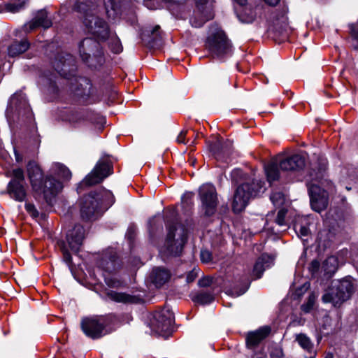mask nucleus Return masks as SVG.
Masks as SVG:
<instances>
[{
  "label": "nucleus",
  "instance_id": "nucleus-23",
  "mask_svg": "<svg viewBox=\"0 0 358 358\" xmlns=\"http://www.w3.org/2000/svg\"><path fill=\"white\" fill-rule=\"evenodd\" d=\"M103 5L108 18L114 20L120 15L121 0H103Z\"/></svg>",
  "mask_w": 358,
  "mask_h": 358
},
{
  "label": "nucleus",
  "instance_id": "nucleus-38",
  "mask_svg": "<svg viewBox=\"0 0 358 358\" xmlns=\"http://www.w3.org/2000/svg\"><path fill=\"white\" fill-rule=\"evenodd\" d=\"M294 229L298 235L301 237L307 236L310 232L309 229L306 226L299 224V223L295 224Z\"/></svg>",
  "mask_w": 358,
  "mask_h": 358
},
{
  "label": "nucleus",
  "instance_id": "nucleus-11",
  "mask_svg": "<svg viewBox=\"0 0 358 358\" xmlns=\"http://www.w3.org/2000/svg\"><path fill=\"white\" fill-rule=\"evenodd\" d=\"M173 323V313L169 308H163L155 313L151 329L157 334L166 337L172 332Z\"/></svg>",
  "mask_w": 358,
  "mask_h": 358
},
{
  "label": "nucleus",
  "instance_id": "nucleus-9",
  "mask_svg": "<svg viewBox=\"0 0 358 358\" xmlns=\"http://www.w3.org/2000/svg\"><path fill=\"white\" fill-rule=\"evenodd\" d=\"M206 46L214 57L222 58L231 55L232 47L224 32L217 29L207 38Z\"/></svg>",
  "mask_w": 358,
  "mask_h": 358
},
{
  "label": "nucleus",
  "instance_id": "nucleus-4",
  "mask_svg": "<svg viewBox=\"0 0 358 358\" xmlns=\"http://www.w3.org/2000/svg\"><path fill=\"white\" fill-rule=\"evenodd\" d=\"M96 8V4L92 3L91 0H87L86 3L78 2L76 5L77 10L85 14L83 22L87 31L99 39L105 40L109 34L108 27L103 19L94 14L93 11Z\"/></svg>",
  "mask_w": 358,
  "mask_h": 358
},
{
  "label": "nucleus",
  "instance_id": "nucleus-13",
  "mask_svg": "<svg viewBox=\"0 0 358 358\" xmlns=\"http://www.w3.org/2000/svg\"><path fill=\"white\" fill-rule=\"evenodd\" d=\"M199 195L205 214L208 216L213 215L218 203L215 186L209 183L203 184L199 187Z\"/></svg>",
  "mask_w": 358,
  "mask_h": 358
},
{
  "label": "nucleus",
  "instance_id": "nucleus-39",
  "mask_svg": "<svg viewBox=\"0 0 358 358\" xmlns=\"http://www.w3.org/2000/svg\"><path fill=\"white\" fill-rule=\"evenodd\" d=\"M25 209L27 211V213L32 217H36L38 216V212L34 204L30 203H26Z\"/></svg>",
  "mask_w": 358,
  "mask_h": 358
},
{
  "label": "nucleus",
  "instance_id": "nucleus-52",
  "mask_svg": "<svg viewBox=\"0 0 358 358\" xmlns=\"http://www.w3.org/2000/svg\"><path fill=\"white\" fill-rule=\"evenodd\" d=\"M165 1L167 2H170V3L173 2V3L174 5H176V6H178L180 5V0H165Z\"/></svg>",
  "mask_w": 358,
  "mask_h": 358
},
{
  "label": "nucleus",
  "instance_id": "nucleus-10",
  "mask_svg": "<svg viewBox=\"0 0 358 358\" xmlns=\"http://www.w3.org/2000/svg\"><path fill=\"white\" fill-rule=\"evenodd\" d=\"M6 176L12 179L8 182L6 188L7 193L17 201H23L27 196L24 187V174L21 168L14 169L6 173Z\"/></svg>",
  "mask_w": 358,
  "mask_h": 358
},
{
  "label": "nucleus",
  "instance_id": "nucleus-26",
  "mask_svg": "<svg viewBox=\"0 0 358 358\" xmlns=\"http://www.w3.org/2000/svg\"><path fill=\"white\" fill-rule=\"evenodd\" d=\"M278 163L279 162L277 160H273L268 163L264 167L267 180L270 183L277 180L279 178Z\"/></svg>",
  "mask_w": 358,
  "mask_h": 358
},
{
  "label": "nucleus",
  "instance_id": "nucleus-8",
  "mask_svg": "<svg viewBox=\"0 0 358 358\" xmlns=\"http://www.w3.org/2000/svg\"><path fill=\"white\" fill-rule=\"evenodd\" d=\"M319 183L322 187L316 183L308 185L310 206L316 212H321L327 207L329 192H333L334 190V187L330 181L321 180Z\"/></svg>",
  "mask_w": 358,
  "mask_h": 358
},
{
  "label": "nucleus",
  "instance_id": "nucleus-21",
  "mask_svg": "<svg viewBox=\"0 0 358 358\" xmlns=\"http://www.w3.org/2000/svg\"><path fill=\"white\" fill-rule=\"evenodd\" d=\"M107 296L112 301L117 303H136L138 298L124 292H117L115 291H110L107 293Z\"/></svg>",
  "mask_w": 358,
  "mask_h": 358
},
{
  "label": "nucleus",
  "instance_id": "nucleus-2",
  "mask_svg": "<svg viewBox=\"0 0 358 358\" xmlns=\"http://www.w3.org/2000/svg\"><path fill=\"white\" fill-rule=\"evenodd\" d=\"M115 202L113 193L104 188L92 192L85 196L80 203V213L83 219H96L103 211L108 209Z\"/></svg>",
  "mask_w": 358,
  "mask_h": 358
},
{
  "label": "nucleus",
  "instance_id": "nucleus-56",
  "mask_svg": "<svg viewBox=\"0 0 358 358\" xmlns=\"http://www.w3.org/2000/svg\"><path fill=\"white\" fill-rule=\"evenodd\" d=\"M244 292H245V291L243 290V291H242L241 292H240L238 295H241V294H243Z\"/></svg>",
  "mask_w": 358,
  "mask_h": 358
},
{
  "label": "nucleus",
  "instance_id": "nucleus-30",
  "mask_svg": "<svg viewBox=\"0 0 358 358\" xmlns=\"http://www.w3.org/2000/svg\"><path fill=\"white\" fill-rule=\"evenodd\" d=\"M296 341L299 345L305 350L311 352L313 348V343L310 338L304 334H299L296 336Z\"/></svg>",
  "mask_w": 358,
  "mask_h": 358
},
{
  "label": "nucleus",
  "instance_id": "nucleus-46",
  "mask_svg": "<svg viewBox=\"0 0 358 358\" xmlns=\"http://www.w3.org/2000/svg\"><path fill=\"white\" fill-rule=\"evenodd\" d=\"M106 284L111 287H119L121 286V282L113 279H109L106 281Z\"/></svg>",
  "mask_w": 358,
  "mask_h": 358
},
{
  "label": "nucleus",
  "instance_id": "nucleus-27",
  "mask_svg": "<svg viewBox=\"0 0 358 358\" xmlns=\"http://www.w3.org/2000/svg\"><path fill=\"white\" fill-rule=\"evenodd\" d=\"M338 259L336 256L328 257L323 262L322 269L327 275L334 274L338 267Z\"/></svg>",
  "mask_w": 358,
  "mask_h": 358
},
{
  "label": "nucleus",
  "instance_id": "nucleus-31",
  "mask_svg": "<svg viewBox=\"0 0 358 358\" xmlns=\"http://www.w3.org/2000/svg\"><path fill=\"white\" fill-rule=\"evenodd\" d=\"M265 257H268L267 255H262L261 257H259L257 262H255L254 267H253V275L255 276V278H260L262 277V275L263 272L264 271V259Z\"/></svg>",
  "mask_w": 358,
  "mask_h": 358
},
{
  "label": "nucleus",
  "instance_id": "nucleus-16",
  "mask_svg": "<svg viewBox=\"0 0 358 358\" xmlns=\"http://www.w3.org/2000/svg\"><path fill=\"white\" fill-rule=\"evenodd\" d=\"M287 13V8L284 6L279 14H272L269 25V29L271 31L276 32L280 36L287 32L288 28Z\"/></svg>",
  "mask_w": 358,
  "mask_h": 358
},
{
  "label": "nucleus",
  "instance_id": "nucleus-51",
  "mask_svg": "<svg viewBox=\"0 0 358 358\" xmlns=\"http://www.w3.org/2000/svg\"><path fill=\"white\" fill-rule=\"evenodd\" d=\"M266 3H268L270 6H275L278 3L280 0H264Z\"/></svg>",
  "mask_w": 358,
  "mask_h": 358
},
{
  "label": "nucleus",
  "instance_id": "nucleus-43",
  "mask_svg": "<svg viewBox=\"0 0 358 358\" xmlns=\"http://www.w3.org/2000/svg\"><path fill=\"white\" fill-rule=\"evenodd\" d=\"M209 19H201L200 20H196V17L192 18L190 20V23L192 27L196 28L201 27L207 20Z\"/></svg>",
  "mask_w": 358,
  "mask_h": 358
},
{
  "label": "nucleus",
  "instance_id": "nucleus-48",
  "mask_svg": "<svg viewBox=\"0 0 358 358\" xmlns=\"http://www.w3.org/2000/svg\"><path fill=\"white\" fill-rule=\"evenodd\" d=\"M242 175V171L239 169L234 170L231 173V178L234 181H237V178Z\"/></svg>",
  "mask_w": 358,
  "mask_h": 358
},
{
  "label": "nucleus",
  "instance_id": "nucleus-53",
  "mask_svg": "<svg viewBox=\"0 0 358 358\" xmlns=\"http://www.w3.org/2000/svg\"><path fill=\"white\" fill-rule=\"evenodd\" d=\"M207 0H196L197 4H204Z\"/></svg>",
  "mask_w": 358,
  "mask_h": 358
},
{
  "label": "nucleus",
  "instance_id": "nucleus-15",
  "mask_svg": "<svg viewBox=\"0 0 358 358\" xmlns=\"http://www.w3.org/2000/svg\"><path fill=\"white\" fill-rule=\"evenodd\" d=\"M78 50L80 57L84 62H87L93 57L101 55L99 43L92 38H85L79 44Z\"/></svg>",
  "mask_w": 358,
  "mask_h": 358
},
{
  "label": "nucleus",
  "instance_id": "nucleus-14",
  "mask_svg": "<svg viewBox=\"0 0 358 358\" xmlns=\"http://www.w3.org/2000/svg\"><path fill=\"white\" fill-rule=\"evenodd\" d=\"M55 71L62 77L70 79L76 71V59L70 54L61 53L54 62Z\"/></svg>",
  "mask_w": 358,
  "mask_h": 358
},
{
  "label": "nucleus",
  "instance_id": "nucleus-12",
  "mask_svg": "<svg viewBox=\"0 0 358 358\" xmlns=\"http://www.w3.org/2000/svg\"><path fill=\"white\" fill-rule=\"evenodd\" d=\"M113 173V166L108 161H99L94 169L78 185V192L80 193L85 186H92L101 182L104 178Z\"/></svg>",
  "mask_w": 358,
  "mask_h": 358
},
{
  "label": "nucleus",
  "instance_id": "nucleus-33",
  "mask_svg": "<svg viewBox=\"0 0 358 358\" xmlns=\"http://www.w3.org/2000/svg\"><path fill=\"white\" fill-rule=\"evenodd\" d=\"M58 245L62 252L64 261L70 266L72 264V257L64 241L58 243Z\"/></svg>",
  "mask_w": 358,
  "mask_h": 358
},
{
  "label": "nucleus",
  "instance_id": "nucleus-5",
  "mask_svg": "<svg viewBox=\"0 0 358 358\" xmlns=\"http://www.w3.org/2000/svg\"><path fill=\"white\" fill-rule=\"evenodd\" d=\"M115 320L113 315L86 317L82 320L81 328L87 336L97 339L108 334L106 329Z\"/></svg>",
  "mask_w": 358,
  "mask_h": 358
},
{
  "label": "nucleus",
  "instance_id": "nucleus-25",
  "mask_svg": "<svg viewBox=\"0 0 358 358\" xmlns=\"http://www.w3.org/2000/svg\"><path fill=\"white\" fill-rule=\"evenodd\" d=\"M117 259L116 253L112 250L107 251L103 255L100 266L109 272L115 269V262Z\"/></svg>",
  "mask_w": 358,
  "mask_h": 358
},
{
  "label": "nucleus",
  "instance_id": "nucleus-34",
  "mask_svg": "<svg viewBox=\"0 0 358 358\" xmlns=\"http://www.w3.org/2000/svg\"><path fill=\"white\" fill-rule=\"evenodd\" d=\"M27 0H18V2H13L6 5V10L11 13H17L22 9Z\"/></svg>",
  "mask_w": 358,
  "mask_h": 358
},
{
  "label": "nucleus",
  "instance_id": "nucleus-36",
  "mask_svg": "<svg viewBox=\"0 0 358 358\" xmlns=\"http://www.w3.org/2000/svg\"><path fill=\"white\" fill-rule=\"evenodd\" d=\"M271 200L275 206H279L284 203L285 196L281 192H274L271 195Z\"/></svg>",
  "mask_w": 358,
  "mask_h": 358
},
{
  "label": "nucleus",
  "instance_id": "nucleus-49",
  "mask_svg": "<svg viewBox=\"0 0 358 358\" xmlns=\"http://www.w3.org/2000/svg\"><path fill=\"white\" fill-rule=\"evenodd\" d=\"M159 29H160V27L159 26H155V28L153 29L152 31V34L154 36L155 38H156V39H157V38H161L160 37V33H159Z\"/></svg>",
  "mask_w": 358,
  "mask_h": 358
},
{
  "label": "nucleus",
  "instance_id": "nucleus-32",
  "mask_svg": "<svg viewBox=\"0 0 358 358\" xmlns=\"http://www.w3.org/2000/svg\"><path fill=\"white\" fill-rule=\"evenodd\" d=\"M350 36L352 38V46L358 50V21L350 25Z\"/></svg>",
  "mask_w": 358,
  "mask_h": 358
},
{
  "label": "nucleus",
  "instance_id": "nucleus-45",
  "mask_svg": "<svg viewBox=\"0 0 358 358\" xmlns=\"http://www.w3.org/2000/svg\"><path fill=\"white\" fill-rule=\"evenodd\" d=\"M196 277H197V271L196 269H193L192 271L188 273V274L187 275V282H192L196 279Z\"/></svg>",
  "mask_w": 358,
  "mask_h": 358
},
{
  "label": "nucleus",
  "instance_id": "nucleus-47",
  "mask_svg": "<svg viewBox=\"0 0 358 358\" xmlns=\"http://www.w3.org/2000/svg\"><path fill=\"white\" fill-rule=\"evenodd\" d=\"M313 306V303L310 300V299H309L308 303L306 305H303L302 306V310L305 313H308V312H309L312 309Z\"/></svg>",
  "mask_w": 358,
  "mask_h": 358
},
{
  "label": "nucleus",
  "instance_id": "nucleus-19",
  "mask_svg": "<svg viewBox=\"0 0 358 358\" xmlns=\"http://www.w3.org/2000/svg\"><path fill=\"white\" fill-rule=\"evenodd\" d=\"M271 332L269 327H263L256 331L249 333L246 338V343L248 347L257 346L262 340L266 338Z\"/></svg>",
  "mask_w": 358,
  "mask_h": 358
},
{
  "label": "nucleus",
  "instance_id": "nucleus-58",
  "mask_svg": "<svg viewBox=\"0 0 358 358\" xmlns=\"http://www.w3.org/2000/svg\"><path fill=\"white\" fill-rule=\"evenodd\" d=\"M309 358H314V357H309Z\"/></svg>",
  "mask_w": 358,
  "mask_h": 358
},
{
  "label": "nucleus",
  "instance_id": "nucleus-20",
  "mask_svg": "<svg viewBox=\"0 0 358 358\" xmlns=\"http://www.w3.org/2000/svg\"><path fill=\"white\" fill-rule=\"evenodd\" d=\"M27 31H32L34 29L42 27L48 29L52 26V22L48 18L45 10H40L38 12L35 17L29 23Z\"/></svg>",
  "mask_w": 358,
  "mask_h": 358
},
{
  "label": "nucleus",
  "instance_id": "nucleus-3",
  "mask_svg": "<svg viewBox=\"0 0 358 358\" xmlns=\"http://www.w3.org/2000/svg\"><path fill=\"white\" fill-rule=\"evenodd\" d=\"M174 210L165 215L166 225L168 230L165 242V251L167 255L179 256L187 239V229L178 222Z\"/></svg>",
  "mask_w": 358,
  "mask_h": 358
},
{
  "label": "nucleus",
  "instance_id": "nucleus-57",
  "mask_svg": "<svg viewBox=\"0 0 358 358\" xmlns=\"http://www.w3.org/2000/svg\"><path fill=\"white\" fill-rule=\"evenodd\" d=\"M79 119H83V115H80Z\"/></svg>",
  "mask_w": 358,
  "mask_h": 358
},
{
  "label": "nucleus",
  "instance_id": "nucleus-55",
  "mask_svg": "<svg viewBox=\"0 0 358 358\" xmlns=\"http://www.w3.org/2000/svg\"><path fill=\"white\" fill-rule=\"evenodd\" d=\"M76 96H82V94L79 92V90L77 89L75 92Z\"/></svg>",
  "mask_w": 358,
  "mask_h": 358
},
{
  "label": "nucleus",
  "instance_id": "nucleus-7",
  "mask_svg": "<svg viewBox=\"0 0 358 358\" xmlns=\"http://www.w3.org/2000/svg\"><path fill=\"white\" fill-rule=\"evenodd\" d=\"M354 292V286L350 278L334 282L329 290L322 296L324 303H331L334 307H339L348 300Z\"/></svg>",
  "mask_w": 358,
  "mask_h": 358
},
{
  "label": "nucleus",
  "instance_id": "nucleus-54",
  "mask_svg": "<svg viewBox=\"0 0 358 358\" xmlns=\"http://www.w3.org/2000/svg\"><path fill=\"white\" fill-rule=\"evenodd\" d=\"M49 90H50V91H52V92H56V91H57L55 86V85H53L50 86V87H49Z\"/></svg>",
  "mask_w": 358,
  "mask_h": 358
},
{
  "label": "nucleus",
  "instance_id": "nucleus-37",
  "mask_svg": "<svg viewBox=\"0 0 358 358\" xmlns=\"http://www.w3.org/2000/svg\"><path fill=\"white\" fill-rule=\"evenodd\" d=\"M109 45L110 50L115 54H118L122 50V46L119 39H111Z\"/></svg>",
  "mask_w": 358,
  "mask_h": 358
},
{
  "label": "nucleus",
  "instance_id": "nucleus-40",
  "mask_svg": "<svg viewBox=\"0 0 358 358\" xmlns=\"http://www.w3.org/2000/svg\"><path fill=\"white\" fill-rule=\"evenodd\" d=\"M200 257L202 262L209 263L212 260V254L208 250H201Z\"/></svg>",
  "mask_w": 358,
  "mask_h": 358
},
{
  "label": "nucleus",
  "instance_id": "nucleus-17",
  "mask_svg": "<svg viewBox=\"0 0 358 358\" xmlns=\"http://www.w3.org/2000/svg\"><path fill=\"white\" fill-rule=\"evenodd\" d=\"M85 237V229L83 226L76 224L66 236L69 247L73 252H78L83 244Z\"/></svg>",
  "mask_w": 358,
  "mask_h": 358
},
{
  "label": "nucleus",
  "instance_id": "nucleus-44",
  "mask_svg": "<svg viewBox=\"0 0 358 358\" xmlns=\"http://www.w3.org/2000/svg\"><path fill=\"white\" fill-rule=\"evenodd\" d=\"M187 134V131H181L177 137V142L178 143H187V141H185L186 135Z\"/></svg>",
  "mask_w": 358,
  "mask_h": 358
},
{
  "label": "nucleus",
  "instance_id": "nucleus-24",
  "mask_svg": "<svg viewBox=\"0 0 358 358\" xmlns=\"http://www.w3.org/2000/svg\"><path fill=\"white\" fill-rule=\"evenodd\" d=\"M29 43L27 40L13 42L8 49V55L10 57L17 56L28 50Z\"/></svg>",
  "mask_w": 358,
  "mask_h": 358
},
{
  "label": "nucleus",
  "instance_id": "nucleus-29",
  "mask_svg": "<svg viewBox=\"0 0 358 358\" xmlns=\"http://www.w3.org/2000/svg\"><path fill=\"white\" fill-rule=\"evenodd\" d=\"M193 301L200 303V304H208L213 301L214 296L213 295L208 292L201 291L195 294H194L192 297Z\"/></svg>",
  "mask_w": 358,
  "mask_h": 358
},
{
  "label": "nucleus",
  "instance_id": "nucleus-1",
  "mask_svg": "<svg viewBox=\"0 0 358 358\" xmlns=\"http://www.w3.org/2000/svg\"><path fill=\"white\" fill-rule=\"evenodd\" d=\"M27 171L33 190L36 194H42L49 203L63 188L62 183L51 174L46 176L44 179L43 173L36 162L28 163Z\"/></svg>",
  "mask_w": 358,
  "mask_h": 358
},
{
  "label": "nucleus",
  "instance_id": "nucleus-18",
  "mask_svg": "<svg viewBox=\"0 0 358 358\" xmlns=\"http://www.w3.org/2000/svg\"><path fill=\"white\" fill-rule=\"evenodd\" d=\"M305 164V158L300 155H294L279 161V166L283 171H299Z\"/></svg>",
  "mask_w": 358,
  "mask_h": 358
},
{
  "label": "nucleus",
  "instance_id": "nucleus-50",
  "mask_svg": "<svg viewBox=\"0 0 358 358\" xmlns=\"http://www.w3.org/2000/svg\"><path fill=\"white\" fill-rule=\"evenodd\" d=\"M14 152H15V157L16 162H22V160H23L22 156L20 153H18L17 151L15 150Z\"/></svg>",
  "mask_w": 358,
  "mask_h": 358
},
{
  "label": "nucleus",
  "instance_id": "nucleus-35",
  "mask_svg": "<svg viewBox=\"0 0 358 358\" xmlns=\"http://www.w3.org/2000/svg\"><path fill=\"white\" fill-rule=\"evenodd\" d=\"M287 210L285 208H281L278 210L277 217L275 219V222L279 226H286L287 222L285 220V217L287 215Z\"/></svg>",
  "mask_w": 358,
  "mask_h": 358
},
{
  "label": "nucleus",
  "instance_id": "nucleus-41",
  "mask_svg": "<svg viewBox=\"0 0 358 358\" xmlns=\"http://www.w3.org/2000/svg\"><path fill=\"white\" fill-rule=\"evenodd\" d=\"M213 283V278L210 277H204L201 279H200L198 282V285L201 287H207L212 285Z\"/></svg>",
  "mask_w": 358,
  "mask_h": 358
},
{
  "label": "nucleus",
  "instance_id": "nucleus-42",
  "mask_svg": "<svg viewBox=\"0 0 358 358\" xmlns=\"http://www.w3.org/2000/svg\"><path fill=\"white\" fill-rule=\"evenodd\" d=\"M320 266V262L317 260H313L310 264L309 271L313 275H314L319 271Z\"/></svg>",
  "mask_w": 358,
  "mask_h": 358
},
{
  "label": "nucleus",
  "instance_id": "nucleus-6",
  "mask_svg": "<svg viewBox=\"0 0 358 358\" xmlns=\"http://www.w3.org/2000/svg\"><path fill=\"white\" fill-rule=\"evenodd\" d=\"M264 182L261 180L252 181L251 184L245 182L239 185L234 196L232 208L234 213H238L243 211L249 200L256 196L262 192Z\"/></svg>",
  "mask_w": 358,
  "mask_h": 358
},
{
  "label": "nucleus",
  "instance_id": "nucleus-28",
  "mask_svg": "<svg viewBox=\"0 0 358 358\" xmlns=\"http://www.w3.org/2000/svg\"><path fill=\"white\" fill-rule=\"evenodd\" d=\"M51 173L54 174H57L59 178L69 180L71 177V173L69 169L65 166L61 164H55L52 169Z\"/></svg>",
  "mask_w": 358,
  "mask_h": 358
},
{
  "label": "nucleus",
  "instance_id": "nucleus-22",
  "mask_svg": "<svg viewBox=\"0 0 358 358\" xmlns=\"http://www.w3.org/2000/svg\"><path fill=\"white\" fill-rule=\"evenodd\" d=\"M171 277L170 271L164 268H155L152 273V282L157 286L160 287L169 281Z\"/></svg>",
  "mask_w": 358,
  "mask_h": 358
}]
</instances>
